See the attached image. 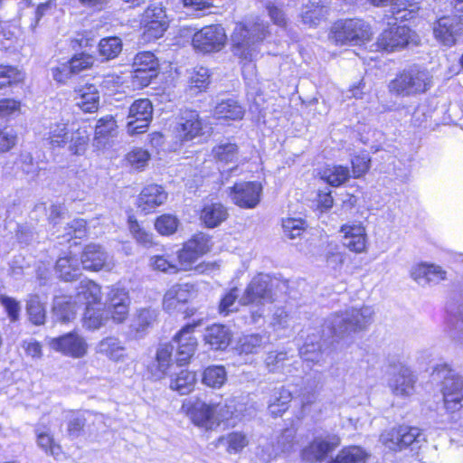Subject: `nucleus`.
Returning <instances> with one entry per match:
<instances>
[{
    "label": "nucleus",
    "mask_w": 463,
    "mask_h": 463,
    "mask_svg": "<svg viewBox=\"0 0 463 463\" xmlns=\"http://www.w3.org/2000/svg\"><path fill=\"white\" fill-rule=\"evenodd\" d=\"M411 39V30L405 25H391L378 36L376 44L379 49L395 52L407 46Z\"/></svg>",
    "instance_id": "obj_14"
},
{
    "label": "nucleus",
    "mask_w": 463,
    "mask_h": 463,
    "mask_svg": "<svg viewBox=\"0 0 463 463\" xmlns=\"http://www.w3.org/2000/svg\"><path fill=\"white\" fill-rule=\"evenodd\" d=\"M306 384L307 386L304 387L300 394L301 411L299 418H304L307 414L309 407L315 403L317 400L316 391L320 384V379L319 377L307 378Z\"/></svg>",
    "instance_id": "obj_39"
},
{
    "label": "nucleus",
    "mask_w": 463,
    "mask_h": 463,
    "mask_svg": "<svg viewBox=\"0 0 463 463\" xmlns=\"http://www.w3.org/2000/svg\"><path fill=\"white\" fill-rule=\"evenodd\" d=\"M55 269L59 276L65 281L74 280L80 275L78 260L73 257L60 258L56 262Z\"/></svg>",
    "instance_id": "obj_44"
},
{
    "label": "nucleus",
    "mask_w": 463,
    "mask_h": 463,
    "mask_svg": "<svg viewBox=\"0 0 463 463\" xmlns=\"http://www.w3.org/2000/svg\"><path fill=\"white\" fill-rule=\"evenodd\" d=\"M411 277L420 286L436 285L447 279V271L440 266L420 263L411 269Z\"/></svg>",
    "instance_id": "obj_21"
},
{
    "label": "nucleus",
    "mask_w": 463,
    "mask_h": 463,
    "mask_svg": "<svg viewBox=\"0 0 463 463\" xmlns=\"http://www.w3.org/2000/svg\"><path fill=\"white\" fill-rule=\"evenodd\" d=\"M324 256L326 265L333 269L341 268L345 261V254L340 251L339 246L335 243H328Z\"/></svg>",
    "instance_id": "obj_54"
},
{
    "label": "nucleus",
    "mask_w": 463,
    "mask_h": 463,
    "mask_svg": "<svg viewBox=\"0 0 463 463\" xmlns=\"http://www.w3.org/2000/svg\"><path fill=\"white\" fill-rule=\"evenodd\" d=\"M238 150V146L235 143L225 142L215 146L212 150V154L216 161L228 164L237 159Z\"/></svg>",
    "instance_id": "obj_46"
},
{
    "label": "nucleus",
    "mask_w": 463,
    "mask_h": 463,
    "mask_svg": "<svg viewBox=\"0 0 463 463\" xmlns=\"http://www.w3.org/2000/svg\"><path fill=\"white\" fill-rule=\"evenodd\" d=\"M24 80V73L14 67H0V89Z\"/></svg>",
    "instance_id": "obj_59"
},
{
    "label": "nucleus",
    "mask_w": 463,
    "mask_h": 463,
    "mask_svg": "<svg viewBox=\"0 0 463 463\" xmlns=\"http://www.w3.org/2000/svg\"><path fill=\"white\" fill-rule=\"evenodd\" d=\"M267 35V26L260 22L237 23L232 34L234 53L252 61L259 53L258 45Z\"/></svg>",
    "instance_id": "obj_2"
},
{
    "label": "nucleus",
    "mask_w": 463,
    "mask_h": 463,
    "mask_svg": "<svg viewBox=\"0 0 463 463\" xmlns=\"http://www.w3.org/2000/svg\"><path fill=\"white\" fill-rule=\"evenodd\" d=\"M67 141L68 150L72 155H82L88 146L89 134L85 128L71 129Z\"/></svg>",
    "instance_id": "obj_43"
},
{
    "label": "nucleus",
    "mask_w": 463,
    "mask_h": 463,
    "mask_svg": "<svg viewBox=\"0 0 463 463\" xmlns=\"http://www.w3.org/2000/svg\"><path fill=\"white\" fill-rule=\"evenodd\" d=\"M196 383V375L194 373L182 369L171 378L170 388L177 391L180 394L190 393Z\"/></svg>",
    "instance_id": "obj_36"
},
{
    "label": "nucleus",
    "mask_w": 463,
    "mask_h": 463,
    "mask_svg": "<svg viewBox=\"0 0 463 463\" xmlns=\"http://www.w3.org/2000/svg\"><path fill=\"white\" fill-rule=\"evenodd\" d=\"M178 219L172 214H163L155 222L156 230L162 235L173 234L178 227Z\"/></svg>",
    "instance_id": "obj_55"
},
{
    "label": "nucleus",
    "mask_w": 463,
    "mask_h": 463,
    "mask_svg": "<svg viewBox=\"0 0 463 463\" xmlns=\"http://www.w3.org/2000/svg\"><path fill=\"white\" fill-rule=\"evenodd\" d=\"M227 380V373L223 366H209L203 374V383L212 388H221Z\"/></svg>",
    "instance_id": "obj_47"
},
{
    "label": "nucleus",
    "mask_w": 463,
    "mask_h": 463,
    "mask_svg": "<svg viewBox=\"0 0 463 463\" xmlns=\"http://www.w3.org/2000/svg\"><path fill=\"white\" fill-rule=\"evenodd\" d=\"M292 400L289 390L283 386L274 388L268 401V410L273 416H280L284 413Z\"/></svg>",
    "instance_id": "obj_29"
},
{
    "label": "nucleus",
    "mask_w": 463,
    "mask_h": 463,
    "mask_svg": "<svg viewBox=\"0 0 463 463\" xmlns=\"http://www.w3.org/2000/svg\"><path fill=\"white\" fill-rule=\"evenodd\" d=\"M300 354L306 361L317 363L322 356V344L320 340L313 342L307 338L304 346L300 349Z\"/></svg>",
    "instance_id": "obj_56"
},
{
    "label": "nucleus",
    "mask_w": 463,
    "mask_h": 463,
    "mask_svg": "<svg viewBox=\"0 0 463 463\" xmlns=\"http://www.w3.org/2000/svg\"><path fill=\"white\" fill-rule=\"evenodd\" d=\"M348 167L334 165L325 167L321 172V178L332 186H339L350 177Z\"/></svg>",
    "instance_id": "obj_41"
},
{
    "label": "nucleus",
    "mask_w": 463,
    "mask_h": 463,
    "mask_svg": "<svg viewBox=\"0 0 463 463\" xmlns=\"http://www.w3.org/2000/svg\"><path fill=\"white\" fill-rule=\"evenodd\" d=\"M156 319V312L151 308H142L137 311L133 326L137 331H144Z\"/></svg>",
    "instance_id": "obj_58"
},
{
    "label": "nucleus",
    "mask_w": 463,
    "mask_h": 463,
    "mask_svg": "<svg viewBox=\"0 0 463 463\" xmlns=\"http://www.w3.org/2000/svg\"><path fill=\"white\" fill-rule=\"evenodd\" d=\"M174 345L170 343L160 344L156 349V359L150 366L152 375L156 379L163 378L172 364Z\"/></svg>",
    "instance_id": "obj_26"
},
{
    "label": "nucleus",
    "mask_w": 463,
    "mask_h": 463,
    "mask_svg": "<svg viewBox=\"0 0 463 463\" xmlns=\"http://www.w3.org/2000/svg\"><path fill=\"white\" fill-rule=\"evenodd\" d=\"M228 217L224 205L218 203L205 204L201 211L200 219L208 228L219 226Z\"/></svg>",
    "instance_id": "obj_31"
},
{
    "label": "nucleus",
    "mask_w": 463,
    "mask_h": 463,
    "mask_svg": "<svg viewBox=\"0 0 463 463\" xmlns=\"http://www.w3.org/2000/svg\"><path fill=\"white\" fill-rule=\"evenodd\" d=\"M204 340L213 349L223 350L230 345L231 333L225 326L214 324L206 328Z\"/></svg>",
    "instance_id": "obj_27"
},
{
    "label": "nucleus",
    "mask_w": 463,
    "mask_h": 463,
    "mask_svg": "<svg viewBox=\"0 0 463 463\" xmlns=\"http://www.w3.org/2000/svg\"><path fill=\"white\" fill-rule=\"evenodd\" d=\"M424 437L419 428L402 425L385 430L380 436V440L388 449L400 451L414 442H420Z\"/></svg>",
    "instance_id": "obj_6"
},
{
    "label": "nucleus",
    "mask_w": 463,
    "mask_h": 463,
    "mask_svg": "<svg viewBox=\"0 0 463 463\" xmlns=\"http://www.w3.org/2000/svg\"><path fill=\"white\" fill-rule=\"evenodd\" d=\"M127 160L134 168L141 169L150 160V154L142 148H135L127 155Z\"/></svg>",
    "instance_id": "obj_61"
},
{
    "label": "nucleus",
    "mask_w": 463,
    "mask_h": 463,
    "mask_svg": "<svg viewBox=\"0 0 463 463\" xmlns=\"http://www.w3.org/2000/svg\"><path fill=\"white\" fill-rule=\"evenodd\" d=\"M341 438L335 433L316 436L300 452L306 463L323 462L341 445Z\"/></svg>",
    "instance_id": "obj_5"
},
{
    "label": "nucleus",
    "mask_w": 463,
    "mask_h": 463,
    "mask_svg": "<svg viewBox=\"0 0 463 463\" xmlns=\"http://www.w3.org/2000/svg\"><path fill=\"white\" fill-rule=\"evenodd\" d=\"M26 310L29 319L34 325H43L45 322L46 311L44 305L40 300L39 296L30 295L27 299Z\"/></svg>",
    "instance_id": "obj_45"
},
{
    "label": "nucleus",
    "mask_w": 463,
    "mask_h": 463,
    "mask_svg": "<svg viewBox=\"0 0 463 463\" xmlns=\"http://www.w3.org/2000/svg\"><path fill=\"white\" fill-rule=\"evenodd\" d=\"M210 83L209 70L204 67L195 68L191 73L189 88L191 90L200 92L205 90Z\"/></svg>",
    "instance_id": "obj_49"
},
{
    "label": "nucleus",
    "mask_w": 463,
    "mask_h": 463,
    "mask_svg": "<svg viewBox=\"0 0 463 463\" xmlns=\"http://www.w3.org/2000/svg\"><path fill=\"white\" fill-rule=\"evenodd\" d=\"M374 311L371 307L349 308L341 313L332 314L325 322L330 335L344 338L364 331L372 323Z\"/></svg>",
    "instance_id": "obj_1"
},
{
    "label": "nucleus",
    "mask_w": 463,
    "mask_h": 463,
    "mask_svg": "<svg viewBox=\"0 0 463 463\" xmlns=\"http://www.w3.org/2000/svg\"><path fill=\"white\" fill-rule=\"evenodd\" d=\"M206 128V124L196 110L185 109L181 113L175 131L180 140L190 141L204 135Z\"/></svg>",
    "instance_id": "obj_15"
},
{
    "label": "nucleus",
    "mask_w": 463,
    "mask_h": 463,
    "mask_svg": "<svg viewBox=\"0 0 463 463\" xmlns=\"http://www.w3.org/2000/svg\"><path fill=\"white\" fill-rule=\"evenodd\" d=\"M78 93L77 105L84 112H93L99 106V93L94 85H88L76 90Z\"/></svg>",
    "instance_id": "obj_38"
},
{
    "label": "nucleus",
    "mask_w": 463,
    "mask_h": 463,
    "mask_svg": "<svg viewBox=\"0 0 463 463\" xmlns=\"http://www.w3.org/2000/svg\"><path fill=\"white\" fill-rule=\"evenodd\" d=\"M305 222L302 219L288 218L283 220L282 228L285 235L289 239H295L302 234L305 230Z\"/></svg>",
    "instance_id": "obj_60"
},
{
    "label": "nucleus",
    "mask_w": 463,
    "mask_h": 463,
    "mask_svg": "<svg viewBox=\"0 0 463 463\" xmlns=\"http://www.w3.org/2000/svg\"><path fill=\"white\" fill-rule=\"evenodd\" d=\"M77 290V302L85 304L86 307H91L101 299L100 287L92 280H81Z\"/></svg>",
    "instance_id": "obj_33"
},
{
    "label": "nucleus",
    "mask_w": 463,
    "mask_h": 463,
    "mask_svg": "<svg viewBox=\"0 0 463 463\" xmlns=\"http://www.w3.org/2000/svg\"><path fill=\"white\" fill-rule=\"evenodd\" d=\"M194 294L193 285L175 284L172 286L165 294L163 300L164 308L169 312L179 310Z\"/></svg>",
    "instance_id": "obj_22"
},
{
    "label": "nucleus",
    "mask_w": 463,
    "mask_h": 463,
    "mask_svg": "<svg viewBox=\"0 0 463 463\" xmlns=\"http://www.w3.org/2000/svg\"><path fill=\"white\" fill-rule=\"evenodd\" d=\"M143 37L150 42L163 36L168 27L165 11L161 5H150L145 11L142 21Z\"/></svg>",
    "instance_id": "obj_10"
},
{
    "label": "nucleus",
    "mask_w": 463,
    "mask_h": 463,
    "mask_svg": "<svg viewBox=\"0 0 463 463\" xmlns=\"http://www.w3.org/2000/svg\"><path fill=\"white\" fill-rule=\"evenodd\" d=\"M416 380V376L408 366L400 364L392 373L389 387L395 396L409 397L415 392Z\"/></svg>",
    "instance_id": "obj_17"
},
{
    "label": "nucleus",
    "mask_w": 463,
    "mask_h": 463,
    "mask_svg": "<svg viewBox=\"0 0 463 463\" xmlns=\"http://www.w3.org/2000/svg\"><path fill=\"white\" fill-rule=\"evenodd\" d=\"M71 130L66 122L61 121L52 124L49 128L46 140L52 148L65 147Z\"/></svg>",
    "instance_id": "obj_37"
},
{
    "label": "nucleus",
    "mask_w": 463,
    "mask_h": 463,
    "mask_svg": "<svg viewBox=\"0 0 463 463\" xmlns=\"http://www.w3.org/2000/svg\"><path fill=\"white\" fill-rule=\"evenodd\" d=\"M213 115L219 119L238 120L243 118L244 110L236 100L228 99L216 105Z\"/></svg>",
    "instance_id": "obj_35"
},
{
    "label": "nucleus",
    "mask_w": 463,
    "mask_h": 463,
    "mask_svg": "<svg viewBox=\"0 0 463 463\" xmlns=\"http://www.w3.org/2000/svg\"><path fill=\"white\" fill-rule=\"evenodd\" d=\"M227 36L222 25L213 24L196 32L192 40L193 46L201 52L220 51L226 43Z\"/></svg>",
    "instance_id": "obj_9"
},
{
    "label": "nucleus",
    "mask_w": 463,
    "mask_h": 463,
    "mask_svg": "<svg viewBox=\"0 0 463 463\" xmlns=\"http://www.w3.org/2000/svg\"><path fill=\"white\" fill-rule=\"evenodd\" d=\"M117 128V123L113 117L107 116L98 120L95 128V140L102 143L104 139L114 134Z\"/></svg>",
    "instance_id": "obj_50"
},
{
    "label": "nucleus",
    "mask_w": 463,
    "mask_h": 463,
    "mask_svg": "<svg viewBox=\"0 0 463 463\" xmlns=\"http://www.w3.org/2000/svg\"><path fill=\"white\" fill-rule=\"evenodd\" d=\"M197 325L198 324L186 325L173 339L177 345L176 362L180 365L187 364L195 351L197 340L193 333Z\"/></svg>",
    "instance_id": "obj_18"
},
{
    "label": "nucleus",
    "mask_w": 463,
    "mask_h": 463,
    "mask_svg": "<svg viewBox=\"0 0 463 463\" xmlns=\"http://www.w3.org/2000/svg\"><path fill=\"white\" fill-rule=\"evenodd\" d=\"M132 67L133 83L146 87L157 76L159 63L153 52H141L135 56Z\"/></svg>",
    "instance_id": "obj_8"
},
{
    "label": "nucleus",
    "mask_w": 463,
    "mask_h": 463,
    "mask_svg": "<svg viewBox=\"0 0 463 463\" xmlns=\"http://www.w3.org/2000/svg\"><path fill=\"white\" fill-rule=\"evenodd\" d=\"M444 406L454 412L463 407V378L451 376L445 378L442 387Z\"/></svg>",
    "instance_id": "obj_20"
},
{
    "label": "nucleus",
    "mask_w": 463,
    "mask_h": 463,
    "mask_svg": "<svg viewBox=\"0 0 463 463\" xmlns=\"http://www.w3.org/2000/svg\"><path fill=\"white\" fill-rule=\"evenodd\" d=\"M184 244L197 256L202 257L211 249V238L201 232L194 235Z\"/></svg>",
    "instance_id": "obj_52"
},
{
    "label": "nucleus",
    "mask_w": 463,
    "mask_h": 463,
    "mask_svg": "<svg viewBox=\"0 0 463 463\" xmlns=\"http://www.w3.org/2000/svg\"><path fill=\"white\" fill-rule=\"evenodd\" d=\"M107 317H104V312L100 309H94L91 307H86L84 314V324L89 329H98L102 326Z\"/></svg>",
    "instance_id": "obj_57"
},
{
    "label": "nucleus",
    "mask_w": 463,
    "mask_h": 463,
    "mask_svg": "<svg viewBox=\"0 0 463 463\" xmlns=\"http://www.w3.org/2000/svg\"><path fill=\"white\" fill-rule=\"evenodd\" d=\"M167 199V193L158 184H152L145 186L139 194L137 207L146 214L152 213L157 206L162 205Z\"/></svg>",
    "instance_id": "obj_23"
},
{
    "label": "nucleus",
    "mask_w": 463,
    "mask_h": 463,
    "mask_svg": "<svg viewBox=\"0 0 463 463\" xmlns=\"http://www.w3.org/2000/svg\"><path fill=\"white\" fill-rule=\"evenodd\" d=\"M433 34L445 46H453L463 37V23L458 16H443L433 24Z\"/></svg>",
    "instance_id": "obj_12"
},
{
    "label": "nucleus",
    "mask_w": 463,
    "mask_h": 463,
    "mask_svg": "<svg viewBox=\"0 0 463 463\" xmlns=\"http://www.w3.org/2000/svg\"><path fill=\"white\" fill-rule=\"evenodd\" d=\"M53 315L61 322H68L74 317L75 307L62 298H57L53 305Z\"/></svg>",
    "instance_id": "obj_51"
},
{
    "label": "nucleus",
    "mask_w": 463,
    "mask_h": 463,
    "mask_svg": "<svg viewBox=\"0 0 463 463\" xmlns=\"http://www.w3.org/2000/svg\"><path fill=\"white\" fill-rule=\"evenodd\" d=\"M95 57L86 52L75 54L69 61L71 70L74 74H78L84 70L90 69L95 63Z\"/></svg>",
    "instance_id": "obj_53"
},
{
    "label": "nucleus",
    "mask_w": 463,
    "mask_h": 463,
    "mask_svg": "<svg viewBox=\"0 0 463 463\" xmlns=\"http://www.w3.org/2000/svg\"><path fill=\"white\" fill-rule=\"evenodd\" d=\"M36 442L40 449H42L47 455L58 458L61 453V447L55 442L53 436L50 431L37 428L35 430Z\"/></svg>",
    "instance_id": "obj_42"
},
{
    "label": "nucleus",
    "mask_w": 463,
    "mask_h": 463,
    "mask_svg": "<svg viewBox=\"0 0 463 463\" xmlns=\"http://www.w3.org/2000/svg\"><path fill=\"white\" fill-rule=\"evenodd\" d=\"M269 338L266 335L250 334L243 335L238 343V350L246 354L258 353L268 344Z\"/></svg>",
    "instance_id": "obj_40"
},
{
    "label": "nucleus",
    "mask_w": 463,
    "mask_h": 463,
    "mask_svg": "<svg viewBox=\"0 0 463 463\" xmlns=\"http://www.w3.org/2000/svg\"><path fill=\"white\" fill-rule=\"evenodd\" d=\"M96 354L107 357L113 362H123L127 357L126 347L121 340L115 336H107L97 343Z\"/></svg>",
    "instance_id": "obj_24"
},
{
    "label": "nucleus",
    "mask_w": 463,
    "mask_h": 463,
    "mask_svg": "<svg viewBox=\"0 0 463 463\" xmlns=\"http://www.w3.org/2000/svg\"><path fill=\"white\" fill-rule=\"evenodd\" d=\"M431 80L429 71L413 65L404 69L391 80L389 89L396 95L408 97L427 91L431 86Z\"/></svg>",
    "instance_id": "obj_3"
},
{
    "label": "nucleus",
    "mask_w": 463,
    "mask_h": 463,
    "mask_svg": "<svg viewBox=\"0 0 463 463\" xmlns=\"http://www.w3.org/2000/svg\"><path fill=\"white\" fill-rule=\"evenodd\" d=\"M372 33L367 23L360 19H341L333 24L329 37L336 44H361L370 40Z\"/></svg>",
    "instance_id": "obj_4"
},
{
    "label": "nucleus",
    "mask_w": 463,
    "mask_h": 463,
    "mask_svg": "<svg viewBox=\"0 0 463 463\" xmlns=\"http://www.w3.org/2000/svg\"><path fill=\"white\" fill-rule=\"evenodd\" d=\"M46 343L53 351L72 358H81L88 352L87 342L76 333H68L60 337L47 338Z\"/></svg>",
    "instance_id": "obj_11"
},
{
    "label": "nucleus",
    "mask_w": 463,
    "mask_h": 463,
    "mask_svg": "<svg viewBox=\"0 0 463 463\" xmlns=\"http://www.w3.org/2000/svg\"><path fill=\"white\" fill-rule=\"evenodd\" d=\"M130 299L128 293L124 288H113L109 294L108 307H118L121 305H129Z\"/></svg>",
    "instance_id": "obj_64"
},
{
    "label": "nucleus",
    "mask_w": 463,
    "mask_h": 463,
    "mask_svg": "<svg viewBox=\"0 0 463 463\" xmlns=\"http://www.w3.org/2000/svg\"><path fill=\"white\" fill-rule=\"evenodd\" d=\"M328 14V8L318 0H309L301 11V20L305 24L317 26Z\"/></svg>",
    "instance_id": "obj_28"
},
{
    "label": "nucleus",
    "mask_w": 463,
    "mask_h": 463,
    "mask_svg": "<svg viewBox=\"0 0 463 463\" xmlns=\"http://www.w3.org/2000/svg\"><path fill=\"white\" fill-rule=\"evenodd\" d=\"M153 115L152 103L148 99L136 100L129 108L127 128L130 135L142 133L148 127Z\"/></svg>",
    "instance_id": "obj_13"
},
{
    "label": "nucleus",
    "mask_w": 463,
    "mask_h": 463,
    "mask_svg": "<svg viewBox=\"0 0 463 463\" xmlns=\"http://www.w3.org/2000/svg\"><path fill=\"white\" fill-rule=\"evenodd\" d=\"M262 186L256 182H243L230 187L232 201L241 208H254L260 200Z\"/></svg>",
    "instance_id": "obj_16"
},
{
    "label": "nucleus",
    "mask_w": 463,
    "mask_h": 463,
    "mask_svg": "<svg viewBox=\"0 0 463 463\" xmlns=\"http://www.w3.org/2000/svg\"><path fill=\"white\" fill-rule=\"evenodd\" d=\"M121 51L122 42L118 37H108L99 42V52L105 60L116 58Z\"/></svg>",
    "instance_id": "obj_48"
},
{
    "label": "nucleus",
    "mask_w": 463,
    "mask_h": 463,
    "mask_svg": "<svg viewBox=\"0 0 463 463\" xmlns=\"http://www.w3.org/2000/svg\"><path fill=\"white\" fill-rule=\"evenodd\" d=\"M370 453L360 446H345L327 463H366Z\"/></svg>",
    "instance_id": "obj_30"
},
{
    "label": "nucleus",
    "mask_w": 463,
    "mask_h": 463,
    "mask_svg": "<svg viewBox=\"0 0 463 463\" xmlns=\"http://www.w3.org/2000/svg\"><path fill=\"white\" fill-rule=\"evenodd\" d=\"M271 288L270 277L267 274H259L246 287L239 303L243 306H263L267 302H272Z\"/></svg>",
    "instance_id": "obj_7"
},
{
    "label": "nucleus",
    "mask_w": 463,
    "mask_h": 463,
    "mask_svg": "<svg viewBox=\"0 0 463 463\" xmlns=\"http://www.w3.org/2000/svg\"><path fill=\"white\" fill-rule=\"evenodd\" d=\"M188 416L197 426L206 430H213L216 427L214 420V407L203 402H194L188 410Z\"/></svg>",
    "instance_id": "obj_25"
},
{
    "label": "nucleus",
    "mask_w": 463,
    "mask_h": 463,
    "mask_svg": "<svg viewBox=\"0 0 463 463\" xmlns=\"http://www.w3.org/2000/svg\"><path fill=\"white\" fill-rule=\"evenodd\" d=\"M81 264L85 269L99 271L110 269L113 266L109 254L98 244H89L81 254Z\"/></svg>",
    "instance_id": "obj_19"
},
{
    "label": "nucleus",
    "mask_w": 463,
    "mask_h": 463,
    "mask_svg": "<svg viewBox=\"0 0 463 463\" xmlns=\"http://www.w3.org/2000/svg\"><path fill=\"white\" fill-rule=\"evenodd\" d=\"M150 266L154 270L165 273L175 274L179 271L176 265L170 262L164 256H153L150 258Z\"/></svg>",
    "instance_id": "obj_63"
},
{
    "label": "nucleus",
    "mask_w": 463,
    "mask_h": 463,
    "mask_svg": "<svg viewBox=\"0 0 463 463\" xmlns=\"http://www.w3.org/2000/svg\"><path fill=\"white\" fill-rule=\"evenodd\" d=\"M238 289L236 288H232L229 292H227L220 302V314L226 316L231 312L237 311L236 300L238 299Z\"/></svg>",
    "instance_id": "obj_62"
},
{
    "label": "nucleus",
    "mask_w": 463,
    "mask_h": 463,
    "mask_svg": "<svg viewBox=\"0 0 463 463\" xmlns=\"http://www.w3.org/2000/svg\"><path fill=\"white\" fill-rule=\"evenodd\" d=\"M290 358L287 352L271 351L265 357V366L269 373H290L289 363Z\"/></svg>",
    "instance_id": "obj_34"
},
{
    "label": "nucleus",
    "mask_w": 463,
    "mask_h": 463,
    "mask_svg": "<svg viewBox=\"0 0 463 463\" xmlns=\"http://www.w3.org/2000/svg\"><path fill=\"white\" fill-rule=\"evenodd\" d=\"M250 443L249 437L241 431H232L222 435L216 440V446H225L226 452L237 454L241 452Z\"/></svg>",
    "instance_id": "obj_32"
}]
</instances>
